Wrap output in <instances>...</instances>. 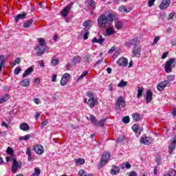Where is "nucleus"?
I'll use <instances>...</instances> for the list:
<instances>
[{
  "mask_svg": "<svg viewBox=\"0 0 176 176\" xmlns=\"http://www.w3.org/2000/svg\"><path fill=\"white\" fill-rule=\"evenodd\" d=\"M78 175L80 176H93V175H91V174H87L86 172H85V170H80L78 172Z\"/></svg>",
  "mask_w": 176,
  "mask_h": 176,
  "instance_id": "obj_44",
  "label": "nucleus"
},
{
  "mask_svg": "<svg viewBox=\"0 0 176 176\" xmlns=\"http://www.w3.org/2000/svg\"><path fill=\"white\" fill-rule=\"evenodd\" d=\"M176 65V59L175 58H170L168 60L165 64L164 68H165V72L166 74L171 73V71H173V68L175 67Z\"/></svg>",
  "mask_w": 176,
  "mask_h": 176,
  "instance_id": "obj_2",
  "label": "nucleus"
},
{
  "mask_svg": "<svg viewBox=\"0 0 176 176\" xmlns=\"http://www.w3.org/2000/svg\"><path fill=\"white\" fill-rule=\"evenodd\" d=\"M168 54V52H164V53L162 54V60H164V58H166Z\"/></svg>",
  "mask_w": 176,
  "mask_h": 176,
  "instance_id": "obj_61",
  "label": "nucleus"
},
{
  "mask_svg": "<svg viewBox=\"0 0 176 176\" xmlns=\"http://www.w3.org/2000/svg\"><path fill=\"white\" fill-rule=\"evenodd\" d=\"M74 161L76 162V164L77 166L85 164V159L83 158L75 159Z\"/></svg>",
  "mask_w": 176,
  "mask_h": 176,
  "instance_id": "obj_34",
  "label": "nucleus"
},
{
  "mask_svg": "<svg viewBox=\"0 0 176 176\" xmlns=\"http://www.w3.org/2000/svg\"><path fill=\"white\" fill-rule=\"evenodd\" d=\"M122 122H123V123H125L126 124H127V123H130V117L124 116L122 118Z\"/></svg>",
  "mask_w": 176,
  "mask_h": 176,
  "instance_id": "obj_48",
  "label": "nucleus"
},
{
  "mask_svg": "<svg viewBox=\"0 0 176 176\" xmlns=\"http://www.w3.org/2000/svg\"><path fill=\"white\" fill-rule=\"evenodd\" d=\"M109 157H111V153H103L100 158V162L99 164L100 167H103V166H105L108 162V160H109Z\"/></svg>",
  "mask_w": 176,
  "mask_h": 176,
  "instance_id": "obj_3",
  "label": "nucleus"
},
{
  "mask_svg": "<svg viewBox=\"0 0 176 176\" xmlns=\"http://www.w3.org/2000/svg\"><path fill=\"white\" fill-rule=\"evenodd\" d=\"M34 173L39 175V174H41V169H39V168H38V167H36L34 168Z\"/></svg>",
  "mask_w": 176,
  "mask_h": 176,
  "instance_id": "obj_57",
  "label": "nucleus"
},
{
  "mask_svg": "<svg viewBox=\"0 0 176 176\" xmlns=\"http://www.w3.org/2000/svg\"><path fill=\"white\" fill-rule=\"evenodd\" d=\"M175 79V76L174 75H168L167 76V80H165V82H168V85H169L170 82H173Z\"/></svg>",
  "mask_w": 176,
  "mask_h": 176,
  "instance_id": "obj_40",
  "label": "nucleus"
},
{
  "mask_svg": "<svg viewBox=\"0 0 176 176\" xmlns=\"http://www.w3.org/2000/svg\"><path fill=\"white\" fill-rule=\"evenodd\" d=\"M170 3H171V0H162V1L160 4V10L167 9V8L170 6Z\"/></svg>",
  "mask_w": 176,
  "mask_h": 176,
  "instance_id": "obj_11",
  "label": "nucleus"
},
{
  "mask_svg": "<svg viewBox=\"0 0 176 176\" xmlns=\"http://www.w3.org/2000/svg\"><path fill=\"white\" fill-rule=\"evenodd\" d=\"M30 135H25V136H21L19 138V141H27L30 140Z\"/></svg>",
  "mask_w": 176,
  "mask_h": 176,
  "instance_id": "obj_45",
  "label": "nucleus"
},
{
  "mask_svg": "<svg viewBox=\"0 0 176 176\" xmlns=\"http://www.w3.org/2000/svg\"><path fill=\"white\" fill-rule=\"evenodd\" d=\"M116 108H124L126 107V100H124V99H123L122 96H120L116 102Z\"/></svg>",
  "mask_w": 176,
  "mask_h": 176,
  "instance_id": "obj_7",
  "label": "nucleus"
},
{
  "mask_svg": "<svg viewBox=\"0 0 176 176\" xmlns=\"http://www.w3.org/2000/svg\"><path fill=\"white\" fill-rule=\"evenodd\" d=\"M123 27V22L122 21H117L115 24V28L116 30H121Z\"/></svg>",
  "mask_w": 176,
  "mask_h": 176,
  "instance_id": "obj_38",
  "label": "nucleus"
},
{
  "mask_svg": "<svg viewBox=\"0 0 176 176\" xmlns=\"http://www.w3.org/2000/svg\"><path fill=\"white\" fill-rule=\"evenodd\" d=\"M26 16H27V13L23 12L22 14H17L15 16L14 20L16 23H19V20H23V19H25Z\"/></svg>",
  "mask_w": 176,
  "mask_h": 176,
  "instance_id": "obj_17",
  "label": "nucleus"
},
{
  "mask_svg": "<svg viewBox=\"0 0 176 176\" xmlns=\"http://www.w3.org/2000/svg\"><path fill=\"white\" fill-rule=\"evenodd\" d=\"M9 100V94H6L0 98V104H3Z\"/></svg>",
  "mask_w": 176,
  "mask_h": 176,
  "instance_id": "obj_27",
  "label": "nucleus"
},
{
  "mask_svg": "<svg viewBox=\"0 0 176 176\" xmlns=\"http://www.w3.org/2000/svg\"><path fill=\"white\" fill-rule=\"evenodd\" d=\"M81 60H82V58H80V56H76L73 58L72 63L74 65L79 64V63H80Z\"/></svg>",
  "mask_w": 176,
  "mask_h": 176,
  "instance_id": "obj_28",
  "label": "nucleus"
},
{
  "mask_svg": "<svg viewBox=\"0 0 176 176\" xmlns=\"http://www.w3.org/2000/svg\"><path fill=\"white\" fill-rule=\"evenodd\" d=\"M84 58L87 61V63H90V60H91V55H90V54H87L85 56Z\"/></svg>",
  "mask_w": 176,
  "mask_h": 176,
  "instance_id": "obj_47",
  "label": "nucleus"
},
{
  "mask_svg": "<svg viewBox=\"0 0 176 176\" xmlns=\"http://www.w3.org/2000/svg\"><path fill=\"white\" fill-rule=\"evenodd\" d=\"M87 96L89 98H94V95L93 94L90 93V92H87Z\"/></svg>",
  "mask_w": 176,
  "mask_h": 176,
  "instance_id": "obj_59",
  "label": "nucleus"
},
{
  "mask_svg": "<svg viewBox=\"0 0 176 176\" xmlns=\"http://www.w3.org/2000/svg\"><path fill=\"white\" fill-rule=\"evenodd\" d=\"M127 86V82L122 80L120 83L118 84V87H126Z\"/></svg>",
  "mask_w": 176,
  "mask_h": 176,
  "instance_id": "obj_42",
  "label": "nucleus"
},
{
  "mask_svg": "<svg viewBox=\"0 0 176 176\" xmlns=\"http://www.w3.org/2000/svg\"><path fill=\"white\" fill-rule=\"evenodd\" d=\"M105 120H107V119L102 118L100 122H96V125L95 126H99L100 127H102L104 124H105Z\"/></svg>",
  "mask_w": 176,
  "mask_h": 176,
  "instance_id": "obj_41",
  "label": "nucleus"
},
{
  "mask_svg": "<svg viewBox=\"0 0 176 176\" xmlns=\"http://www.w3.org/2000/svg\"><path fill=\"white\" fill-rule=\"evenodd\" d=\"M117 64H118V65L120 67H127L129 64V60L124 57H121L118 60Z\"/></svg>",
  "mask_w": 176,
  "mask_h": 176,
  "instance_id": "obj_10",
  "label": "nucleus"
},
{
  "mask_svg": "<svg viewBox=\"0 0 176 176\" xmlns=\"http://www.w3.org/2000/svg\"><path fill=\"white\" fill-rule=\"evenodd\" d=\"M34 72V69H33V68H32V67L28 68V69L25 71V72L23 73V78H24L25 76H28V75H31L32 72Z\"/></svg>",
  "mask_w": 176,
  "mask_h": 176,
  "instance_id": "obj_26",
  "label": "nucleus"
},
{
  "mask_svg": "<svg viewBox=\"0 0 176 176\" xmlns=\"http://www.w3.org/2000/svg\"><path fill=\"white\" fill-rule=\"evenodd\" d=\"M129 176H137V173H135V171H132L129 173Z\"/></svg>",
  "mask_w": 176,
  "mask_h": 176,
  "instance_id": "obj_63",
  "label": "nucleus"
},
{
  "mask_svg": "<svg viewBox=\"0 0 176 176\" xmlns=\"http://www.w3.org/2000/svg\"><path fill=\"white\" fill-rule=\"evenodd\" d=\"M33 151H34V152H36V153H37V155H42V153H43L44 151H43V146L42 145H35L33 147Z\"/></svg>",
  "mask_w": 176,
  "mask_h": 176,
  "instance_id": "obj_12",
  "label": "nucleus"
},
{
  "mask_svg": "<svg viewBox=\"0 0 176 176\" xmlns=\"http://www.w3.org/2000/svg\"><path fill=\"white\" fill-rule=\"evenodd\" d=\"M40 82H41V78H36L34 82V85H39Z\"/></svg>",
  "mask_w": 176,
  "mask_h": 176,
  "instance_id": "obj_58",
  "label": "nucleus"
},
{
  "mask_svg": "<svg viewBox=\"0 0 176 176\" xmlns=\"http://www.w3.org/2000/svg\"><path fill=\"white\" fill-rule=\"evenodd\" d=\"M120 171V168L118 166H114L111 170V174H112L113 175H116V174H119Z\"/></svg>",
  "mask_w": 176,
  "mask_h": 176,
  "instance_id": "obj_25",
  "label": "nucleus"
},
{
  "mask_svg": "<svg viewBox=\"0 0 176 176\" xmlns=\"http://www.w3.org/2000/svg\"><path fill=\"white\" fill-rule=\"evenodd\" d=\"M132 130L135 133L137 137L140 135V133L142 131V129H140L138 124H135L132 126Z\"/></svg>",
  "mask_w": 176,
  "mask_h": 176,
  "instance_id": "obj_18",
  "label": "nucleus"
},
{
  "mask_svg": "<svg viewBox=\"0 0 176 176\" xmlns=\"http://www.w3.org/2000/svg\"><path fill=\"white\" fill-rule=\"evenodd\" d=\"M89 119L91 122L94 124V126L97 124V119L96 118V116H94L93 114L90 115Z\"/></svg>",
  "mask_w": 176,
  "mask_h": 176,
  "instance_id": "obj_39",
  "label": "nucleus"
},
{
  "mask_svg": "<svg viewBox=\"0 0 176 176\" xmlns=\"http://www.w3.org/2000/svg\"><path fill=\"white\" fill-rule=\"evenodd\" d=\"M119 10L123 13H130V11L131 10L130 8H126V7L124 6H121L119 8Z\"/></svg>",
  "mask_w": 176,
  "mask_h": 176,
  "instance_id": "obj_30",
  "label": "nucleus"
},
{
  "mask_svg": "<svg viewBox=\"0 0 176 176\" xmlns=\"http://www.w3.org/2000/svg\"><path fill=\"white\" fill-rule=\"evenodd\" d=\"M175 146H176V135L172 138V140H170V144L168 146V153L170 155L175 150Z\"/></svg>",
  "mask_w": 176,
  "mask_h": 176,
  "instance_id": "obj_6",
  "label": "nucleus"
},
{
  "mask_svg": "<svg viewBox=\"0 0 176 176\" xmlns=\"http://www.w3.org/2000/svg\"><path fill=\"white\" fill-rule=\"evenodd\" d=\"M56 79H57V76L56 74H52V82H56Z\"/></svg>",
  "mask_w": 176,
  "mask_h": 176,
  "instance_id": "obj_62",
  "label": "nucleus"
},
{
  "mask_svg": "<svg viewBox=\"0 0 176 176\" xmlns=\"http://www.w3.org/2000/svg\"><path fill=\"white\" fill-rule=\"evenodd\" d=\"M132 118L135 122H140L141 120V115L138 113L133 114Z\"/></svg>",
  "mask_w": 176,
  "mask_h": 176,
  "instance_id": "obj_31",
  "label": "nucleus"
},
{
  "mask_svg": "<svg viewBox=\"0 0 176 176\" xmlns=\"http://www.w3.org/2000/svg\"><path fill=\"white\" fill-rule=\"evenodd\" d=\"M155 1L156 0H148V3L149 8H151V6H153V4L155 3Z\"/></svg>",
  "mask_w": 176,
  "mask_h": 176,
  "instance_id": "obj_55",
  "label": "nucleus"
},
{
  "mask_svg": "<svg viewBox=\"0 0 176 176\" xmlns=\"http://www.w3.org/2000/svg\"><path fill=\"white\" fill-rule=\"evenodd\" d=\"M87 74H89V72H82V74L77 79V82H79V80H82V79H83V78H85V76H86V75H87Z\"/></svg>",
  "mask_w": 176,
  "mask_h": 176,
  "instance_id": "obj_46",
  "label": "nucleus"
},
{
  "mask_svg": "<svg viewBox=\"0 0 176 176\" xmlns=\"http://www.w3.org/2000/svg\"><path fill=\"white\" fill-rule=\"evenodd\" d=\"M39 45L41 46V47H43V46H46V43H45V38H38L37 39Z\"/></svg>",
  "mask_w": 176,
  "mask_h": 176,
  "instance_id": "obj_37",
  "label": "nucleus"
},
{
  "mask_svg": "<svg viewBox=\"0 0 176 176\" xmlns=\"http://www.w3.org/2000/svg\"><path fill=\"white\" fill-rule=\"evenodd\" d=\"M26 155L28 156V162H31V160H32V155H31V148H30V147L26 148Z\"/></svg>",
  "mask_w": 176,
  "mask_h": 176,
  "instance_id": "obj_29",
  "label": "nucleus"
},
{
  "mask_svg": "<svg viewBox=\"0 0 176 176\" xmlns=\"http://www.w3.org/2000/svg\"><path fill=\"white\" fill-rule=\"evenodd\" d=\"M49 50V47L45 46V47H39V46H36L34 47V50H37L36 54V56H42L45 52Z\"/></svg>",
  "mask_w": 176,
  "mask_h": 176,
  "instance_id": "obj_5",
  "label": "nucleus"
},
{
  "mask_svg": "<svg viewBox=\"0 0 176 176\" xmlns=\"http://www.w3.org/2000/svg\"><path fill=\"white\" fill-rule=\"evenodd\" d=\"M116 19L112 13L100 14L98 18V26L99 28H108L111 27Z\"/></svg>",
  "mask_w": 176,
  "mask_h": 176,
  "instance_id": "obj_1",
  "label": "nucleus"
},
{
  "mask_svg": "<svg viewBox=\"0 0 176 176\" xmlns=\"http://www.w3.org/2000/svg\"><path fill=\"white\" fill-rule=\"evenodd\" d=\"M71 10V4H68L61 12L60 14L62 17H67L69 12Z\"/></svg>",
  "mask_w": 176,
  "mask_h": 176,
  "instance_id": "obj_14",
  "label": "nucleus"
},
{
  "mask_svg": "<svg viewBox=\"0 0 176 176\" xmlns=\"http://www.w3.org/2000/svg\"><path fill=\"white\" fill-rule=\"evenodd\" d=\"M168 85V81L164 80L162 82H160L157 86V89L158 91H163L164 90V88Z\"/></svg>",
  "mask_w": 176,
  "mask_h": 176,
  "instance_id": "obj_13",
  "label": "nucleus"
},
{
  "mask_svg": "<svg viewBox=\"0 0 176 176\" xmlns=\"http://www.w3.org/2000/svg\"><path fill=\"white\" fill-rule=\"evenodd\" d=\"M87 3L92 10L96 9V1L94 0H87Z\"/></svg>",
  "mask_w": 176,
  "mask_h": 176,
  "instance_id": "obj_22",
  "label": "nucleus"
},
{
  "mask_svg": "<svg viewBox=\"0 0 176 176\" xmlns=\"http://www.w3.org/2000/svg\"><path fill=\"white\" fill-rule=\"evenodd\" d=\"M58 63H60V60L58 59H52V65H58Z\"/></svg>",
  "mask_w": 176,
  "mask_h": 176,
  "instance_id": "obj_49",
  "label": "nucleus"
},
{
  "mask_svg": "<svg viewBox=\"0 0 176 176\" xmlns=\"http://www.w3.org/2000/svg\"><path fill=\"white\" fill-rule=\"evenodd\" d=\"M106 34L107 36H111V35H113V34H115V29L109 27V28L106 30Z\"/></svg>",
  "mask_w": 176,
  "mask_h": 176,
  "instance_id": "obj_24",
  "label": "nucleus"
},
{
  "mask_svg": "<svg viewBox=\"0 0 176 176\" xmlns=\"http://www.w3.org/2000/svg\"><path fill=\"white\" fill-rule=\"evenodd\" d=\"M21 71V69L20 67H16L14 71V74H15V75H19Z\"/></svg>",
  "mask_w": 176,
  "mask_h": 176,
  "instance_id": "obj_53",
  "label": "nucleus"
},
{
  "mask_svg": "<svg viewBox=\"0 0 176 176\" xmlns=\"http://www.w3.org/2000/svg\"><path fill=\"white\" fill-rule=\"evenodd\" d=\"M20 63H21V58L20 57H18L14 60V65H16V64H20Z\"/></svg>",
  "mask_w": 176,
  "mask_h": 176,
  "instance_id": "obj_54",
  "label": "nucleus"
},
{
  "mask_svg": "<svg viewBox=\"0 0 176 176\" xmlns=\"http://www.w3.org/2000/svg\"><path fill=\"white\" fill-rule=\"evenodd\" d=\"M141 144H144V145H151L153 142V139L151 137H142L140 139Z\"/></svg>",
  "mask_w": 176,
  "mask_h": 176,
  "instance_id": "obj_9",
  "label": "nucleus"
},
{
  "mask_svg": "<svg viewBox=\"0 0 176 176\" xmlns=\"http://www.w3.org/2000/svg\"><path fill=\"white\" fill-rule=\"evenodd\" d=\"M133 57H140L141 56V48L136 45H134L132 51Z\"/></svg>",
  "mask_w": 176,
  "mask_h": 176,
  "instance_id": "obj_8",
  "label": "nucleus"
},
{
  "mask_svg": "<svg viewBox=\"0 0 176 176\" xmlns=\"http://www.w3.org/2000/svg\"><path fill=\"white\" fill-rule=\"evenodd\" d=\"M21 86H23V87H28L30 86V79L29 78H25L21 81L20 83Z\"/></svg>",
  "mask_w": 176,
  "mask_h": 176,
  "instance_id": "obj_20",
  "label": "nucleus"
},
{
  "mask_svg": "<svg viewBox=\"0 0 176 176\" xmlns=\"http://www.w3.org/2000/svg\"><path fill=\"white\" fill-rule=\"evenodd\" d=\"M175 14L173 12H170L168 14V20H173V19L174 18Z\"/></svg>",
  "mask_w": 176,
  "mask_h": 176,
  "instance_id": "obj_56",
  "label": "nucleus"
},
{
  "mask_svg": "<svg viewBox=\"0 0 176 176\" xmlns=\"http://www.w3.org/2000/svg\"><path fill=\"white\" fill-rule=\"evenodd\" d=\"M47 123H49V121H47V120L43 121L41 122V128L43 129L45 126H47Z\"/></svg>",
  "mask_w": 176,
  "mask_h": 176,
  "instance_id": "obj_51",
  "label": "nucleus"
},
{
  "mask_svg": "<svg viewBox=\"0 0 176 176\" xmlns=\"http://www.w3.org/2000/svg\"><path fill=\"white\" fill-rule=\"evenodd\" d=\"M144 92V88L141 87H138V96L137 98H141V97L142 96V93Z\"/></svg>",
  "mask_w": 176,
  "mask_h": 176,
  "instance_id": "obj_35",
  "label": "nucleus"
},
{
  "mask_svg": "<svg viewBox=\"0 0 176 176\" xmlns=\"http://www.w3.org/2000/svg\"><path fill=\"white\" fill-rule=\"evenodd\" d=\"M19 129L23 130V131H28L30 130V125L27 123H22L20 124Z\"/></svg>",
  "mask_w": 176,
  "mask_h": 176,
  "instance_id": "obj_21",
  "label": "nucleus"
},
{
  "mask_svg": "<svg viewBox=\"0 0 176 176\" xmlns=\"http://www.w3.org/2000/svg\"><path fill=\"white\" fill-rule=\"evenodd\" d=\"M115 50H116L115 47H112L108 51L109 54H111L113 53V52H115Z\"/></svg>",
  "mask_w": 176,
  "mask_h": 176,
  "instance_id": "obj_60",
  "label": "nucleus"
},
{
  "mask_svg": "<svg viewBox=\"0 0 176 176\" xmlns=\"http://www.w3.org/2000/svg\"><path fill=\"white\" fill-rule=\"evenodd\" d=\"M159 41H160V36H156L154 38V41H153V42L152 43V45L155 46V45H156L157 43V42H159Z\"/></svg>",
  "mask_w": 176,
  "mask_h": 176,
  "instance_id": "obj_50",
  "label": "nucleus"
},
{
  "mask_svg": "<svg viewBox=\"0 0 176 176\" xmlns=\"http://www.w3.org/2000/svg\"><path fill=\"white\" fill-rule=\"evenodd\" d=\"M67 83H68V79L64 78L63 77H62L60 80L61 86H67Z\"/></svg>",
  "mask_w": 176,
  "mask_h": 176,
  "instance_id": "obj_43",
  "label": "nucleus"
},
{
  "mask_svg": "<svg viewBox=\"0 0 176 176\" xmlns=\"http://www.w3.org/2000/svg\"><path fill=\"white\" fill-rule=\"evenodd\" d=\"M153 94L152 93V91L151 90L147 91L146 94V104H149V102H151L152 101V100L153 99Z\"/></svg>",
  "mask_w": 176,
  "mask_h": 176,
  "instance_id": "obj_15",
  "label": "nucleus"
},
{
  "mask_svg": "<svg viewBox=\"0 0 176 176\" xmlns=\"http://www.w3.org/2000/svg\"><path fill=\"white\" fill-rule=\"evenodd\" d=\"M19 168H21V163L19 164L17 160L14 158L12 166L11 168L12 173L13 174H16V173H17V170H19Z\"/></svg>",
  "mask_w": 176,
  "mask_h": 176,
  "instance_id": "obj_4",
  "label": "nucleus"
},
{
  "mask_svg": "<svg viewBox=\"0 0 176 176\" xmlns=\"http://www.w3.org/2000/svg\"><path fill=\"white\" fill-rule=\"evenodd\" d=\"M176 175V172L175 170H174L173 168H170L168 170V173L164 175V176H175Z\"/></svg>",
  "mask_w": 176,
  "mask_h": 176,
  "instance_id": "obj_33",
  "label": "nucleus"
},
{
  "mask_svg": "<svg viewBox=\"0 0 176 176\" xmlns=\"http://www.w3.org/2000/svg\"><path fill=\"white\" fill-rule=\"evenodd\" d=\"M39 101H40V100L38 98H35L34 99V102H35V104H39Z\"/></svg>",
  "mask_w": 176,
  "mask_h": 176,
  "instance_id": "obj_64",
  "label": "nucleus"
},
{
  "mask_svg": "<svg viewBox=\"0 0 176 176\" xmlns=\"http://www.w3.org/2000/svg\"><path fill=\"white\" fill-rule=\"evenodd\" d=\"M80 35L82 36H84V40L86 41L89 38V36L90 35V32H89L87 30H84L82 32H81Z\"/></svg>",
  "mask_w": 176,
  "mask_h": 176,
  "instance_id": "obj_23",
  "label": "nucleus"
},
{
  "mask_svg": "<svg viewBox=\"0 0 176 176\" xmlns=\"http://www.w3.org/2000/svg\"><path fill=\"white\" fill-rule=\"evenodd\" d=\"M13 148H12V147L7 148V153H8V155H13Z\"/></svg>",
  "mask_w": 176,
  "mask_h": 176,
  "instance_id": "obj_52",
  "label": "nucleus"
},
{
  "mask_svg": "<svg viewBox=\"0 0 176 176\" xmlns=\"http://www.w3.org/2000/svg\"><path fill=\"white\" fill-rule=\"evenodd\" d=\"M83 26L86 28H91V20H87L84 21Z\"/></svg>",
  "mask_w": 176,
  "mask_h": 176,
  "instance_id": "obj_36",
  "label": "nucleus"
},
{
  "mask_svg": "<svg viewBox=\"0 0 176 176\" xmlns=\"http://www.w3.org/2000/svg\"><path fill=\"white\" fill-rule=\"evenodd\" d=\"M34 23V20L30 19L29 21L25 22L23 23L24 28H28V27H31L32 24Z\"/></svg>",
  "mask_w": 176,
  "mask_h": 176,
  "instance_id": "obj_32",
  "label": "nucleus"
},
{
  "mask_svg": "<svg viewBox=\"0 0 176 176\" xmlns=\"http://www.w3.org/2000/svg\"><path fill=\"white\" fill-rule=\"evenodd\" d=\"M91 42L92 43H99V45H102V43L105 42V38H103L102 36H100L99 38H97V37H94Z\"/></svg>",
  "mask_w": 176,
  "mask_h": 176,
  "instance_id": "obj_16",
  "label": "nucleus"
},
{
  "mask_svg": "<svg viewBox=\"0 0 176 176\" xmlns=\"http://www.w3.org/2000/svg\"><path fill=\"white\" fill-rule=\"evenodd\" d=\"M87 104L91 108H94L96 105V99L94 98H89Z\"/></svg>",
  "mask_w": 176,
  "mask_h": 176,
  "instance_id": "obj_19",
  "label": "nucleus"
}]
</instances>
